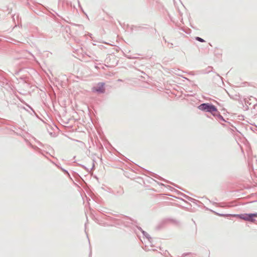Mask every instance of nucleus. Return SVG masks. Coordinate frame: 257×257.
Instances as JSON below:
<instances>
[{
	"instance_id": "2",
	"label": "nucleus",
	"mask_w": 257,
	"mask_h": 257,
	"mask_svg": "<svg viewBox=\"0 0 257 257\" xmlns=\"http://www.w3.org/2000/svg\"><path fill=\"white\" fill-rule=\"evenodd\" d=\"M105 84L104 83H99L92 89L93 92L103 93L105 92Z\"/></svg>"
},
{
	"instance_id": "3",
	"label": "nucleus",
	"mask_w": 257,
	"mask_h": 257,
	"mask_svg": "<svg viewBox=\"0 0 257 257\" xmlns=\"http://www.w3.org/2000/svg\"><path fill=\"white\" fill-rule=\"evenodd\" d=\"M240 218L247 221H253V217H257V213L253 214H245L239 215Z\"/></svg>"
},
{
	"instance_id": "4",
	"label": "nucleus",
	"mask_w": 257,
	"mask_h": 257,
	"mask_svg": "<svg viewBox=\"0 0 257 257\" xmlns=\"http://www.w3.org/2000/svg\"><path fill=\"white\" fill-rule=\"evenodd\" d=\"M196 40L199 41V42H204V40L203 39H202V38H200V37H196Z\"/></svg>"
},
{
	"instance_id": "1",
	"label": "nucleus",
	"mask_w": 257,
	"mask_h": 257,
	"mask_svg": "<svg viewBox=\"0 0 257 257\" xmlns=\"http://www.w3.org/2000/svg\"><path fill=\"white\" fill-rule=\"evenodd\" d=\"M198 108L201 110H205L213 114L217 112V108L214 105L209 103L201 104L199 106Z\"/></svg>"
}]
</instances>
